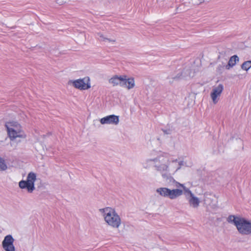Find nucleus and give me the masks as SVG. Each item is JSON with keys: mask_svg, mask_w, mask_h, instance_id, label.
Instances as JSON below:
<instances>
[{"mask_svg": "<svg viewBox=\"0 0 251 251\" xmlns=\"http://www.w3.org/2000/svg\"><path fill=\"white\" fill-rule=\"evenodd\" d=\"M149 155L150 157L142 163L143 168L149 169L153 165L155 170L164 178H168L181 168V162L171 158L167 153L153 150L150 151Z\"/></svg>", "mask_w": 251, "mask_h": 251, "instance_id": "f257e3e1", "label": "nucleus"}, {"mask_svg": "<svg viewBox=\"0 0 251 251\" xmlns=\"http://www.w3.org/2000/svg\"><path fill=\"white\" fill-rule=\"evenodd\" d=\"M8 136L11 140L17 138H25L26 135L20 124L16 122L7 123L5 125Z\"/></svg>", "mask_w": 251, "mask_h": 251, "instance_id": "f03ea898", "label": "nucleus"}, {"mask_svg": "<svg viewBox=\"0 0 251 251\" xmlns=\"http://www.w3.org/2000/svg\"><path fill=\"white\" fill-rule=\"evenodd\" d=\"M37 179V175L33 172H29L25 180L19 182V186L22 189H25L28 193H31L35 189V182Z\"/></svg>", "mask_w": 251, "mask_h": 251, "instance_id": "7ed1b4c3", "label": "nucleus"}, {"mask_svg": "<svg viewBox=\"0 0 251 251\" xmlns=\"http://www.w3.org/2000/svg\"><path fill=\"white\" fill-rule=\"evenodd\" d=\"M175 186L176 188H181L183 189V194L185 195L186 199L188 201L189 205L194 208H197L200 205L201 201L200 199L196 197L191 191L184 184H181L174 180Z\"/></svg>", "mask_w": 251, "mask_h": 251, "instance_id": "20e7f679", "label": "nucleus"}, {"mask_svg": "<svg viewBox=\"0 0 251 251\" xmlns=\"http://www.w3.org/2000/svg\"><path fill=\"white\" fill-rule=\"evenodd\" d=\"M156 192L162 197L174 200L181 196L184 191L183 189H180L179 188L170 189L166 187H160L157 188Z\"/></svg>", "mask_w": 251, "mask_h": 251, "instance_id": "39448f33", "label": "nucleus"}, {"mask_svg": "<svg viewBox=\"0 0 251 251\" xmlns=\"http://www.w3.org/2000/svg\"><path fill=\"white\" fill-rule=\"evenodd\" d=\"M98 213L104 220H121L120 216L115 208L112 207L100 208L98 210Z\"/></svg>", "mask_w": 251, "mask_h": 251, "instance_id": "423d86ee", "label": "nucleus"}, {"mask_svg": "<svg viewBox=\"0 0 251 251\" xmlns=\"http://www.w3.org/2000/svg\"><path fill=\"white\" fill-rule=\"evenodd\" d=\"M235 225L239 232L248 235L251 233V222L250 221H228Z\"/></svg>", "mask_w": 251, "mask_h": 251, "instance_id": "0eeeda50", "label": "nucleus"}, {"mask_svg": "<svg viewBox=\"0 0 251 251\" xmlns=\"http://www.w3.org/2000/svg\"><path fill=\"white\" fill-rule=\"evenodd\" d=\"M68 83V85L81 90H87L91 87L90 80L86 77L76 80H70Z\"/></svg>", "mask_w": 251, "mask_h": 251, "instance_id": "6e6552de", "label": "nucleus"}, {"mask_svg": "<svg viewBox=\"0 0 251 251\" xmlns=\"http://www.w3.org/2000/svg\"><path fill=\"white\" fill-rule=\"evenodd\" d=\"M223 90L224 85L222 84H219L212 87L210 93V98L214 104L218 103Z\"/></svg>", "mask_w": 251, "mask_h": 251, "instance_id": "1a4fd4ad", "label": "nucleus"}, {"mask_svg": "<svg viewBox=\"0 0 251 251\" xmlns=\"http://www.w3.org/2000/svg\"><path fill=\"white\" fill-rule=\"evenodd\" d=\"M13 242L14 239L11 235H8L5 237L2 245L5 251H15Z\"/></svg>", "mask_w": 251, "mask_h": 251, "instance_id": "9d476101", "label": "nucleus"}, {"mask_svg": "<svg viewBox=\"0 0 251 251\" xmlns=\"http://www.w3.org/2000/svg\"><path fill=\"white\" fill-rule=\"evenodd\" d=\"M119 122V116L115 115H111L105 116L100 120V123L102 125H117Z\"/></svg>", "mask_w": 251, "mask_h": 251, "instance_id": "9b49d317", "label": "nucleus"}, {"mask_svg": "<svg viewBox=\"0 0 251 251\" xmlns=\"http://www.w3.org/2000/svg\"><path fill=\"white\" fill-rule=\"evenodd\" d=\"M124 80H125V75H115L109 79L108 82L113 86L119 85L123 87Z\"/></svg>", "mask_w": 251, "mask_h": 251, "instance_id": "f8f14e48", "label": "nucleus"}, {"mask_svg": "<svg viewBox=\"0 0 251 251\" xmlns=\"http://www.w3.org/2000/svg\"><path fill=\"white\" fill-rule=\"evenodd\" d=\"M125 80L123 82L124 84L122 87H125L128 90H130L135 87V80L133 77L127 78V76L125 75Z\"/></svg>", "mask_w": 251, "mask_h": 251, "instance_id": "ddd939ff", "label": "nucleus"}, {"mask_svg": "<svg viewBox=\"0 0 251 251\" xmlns=\"http://www.w3.org/2000/svg\"><path fill=\"white\" fill-rule=\"evenodd\" d=\"M204 203L206 206L207 208L209 209L211 208L213 209L217 208V201H213L210 198L205 197L204 199Z\"/></svg>", "mask_w": 251, "mask_h": 251, "instance_id": "4468645a", "label": "nucleus"}, {"mask_svg": "<svg viewBox=\"0 0 251 251\" xmlns=\"http://www.w3.org/2000/svg\"><path fill=\"white\" fill-rule=\"evenodd\" d=\"M239 61V57L237 55H234L231 56L228 61V64L226 66V68L227 70L230 69V68L235 66L237 62Z\"/></svg>", "mask_w": 251, "mask_h": 251, "instance_id": "2eb2a0df", "label": "nucleus"}, {"mask_svg": "<svg viewBox=\"0 0 251 251\" xmlns=\"http://www.w3.org/2000/svg\"><path fill=\"white\" fill-rule=\"evenodd\" d=\"M97 37L98 39L101 42H112L114 43L115 40L114 39H110L107 37H106L102 33L99 32L97 34Z\"/></svg>", "mask_w": 251, "mask_h": 251, "instance_id": "dca6fc26", "label": "nucleus"}, {"mask_svg": "<svg viewBox=\"0 0 251 251\" xmlns=\"http://www.w3.org/2000/svg\"><path fill=\"white\" fill-rule=\"evenodd\" d=\"M8 168L5 160L4 158L0 157V171L3 172L6 171Z\"/></svg>", "mask_w": 251, "mask_h": 251, "instance_id": "f3484780", "label": "nucleus"}, {"mask_svg": "<svg viewBox=\"0 0 251 251\" xmlns=\"http://www.w3.org/2000/svg\"><path fill=\"white\" fill-rule=\"evenodd\" d=\"M108 225L113 227H118L121 224V221H105Z\"/></svg>", "mask_w": 251, "mask_h": 251, "instance_id": "a211bd4d", "label": "nucleus"}, {"mask_svg": "<svg viewBox=\"0 0 251 251\" xmlns=\"http://www.w3.org/2000/svg\"><path fill=\"white\" fill-rule=\"evenodd\" d=\"M251 68V61H246L241 65V68L245 71H248Z\"/></svg>", "mask_w": 251, "mask_h": 251, "instance_id": "6ab92c4d", "label": "nucleus"}, {"mask_svg": "<svg viewBox=\"0 0 251 251\" xmlns=\"http://www.w3.org/2000/svg\"><path fill=\"white\" fill-rule=\"evenodd\" d=\"M230 220H245L243 218L241 217L240 215H229L228 217V219Z\"/></svg>", "mask_w": 251, "mask_h": 251, "instance_id": "aec40b11", "label": "nucleus"}, {"mask_svg": "<svg viewBox=\"0 0 251 251\" xmlns=\"http://www.w3.org/2000/svg\"><path fill=\"white\" fill-rule=\"evenodd\" d=\"M210 0H201V1H200V3H202V2H204L205 1H209Z\"/></svg>", "mask_w": 251, "mask_h": 251, "instance_id": "412c9836", "label": "nucleus"}, {"mask_svg": "<svg viewBox=\"0 0 251 251\" xmlns=\"http://www.w3.org/2000/svg\"><path fill=\"white\" fill-rule=\"evenodd\" d=\"M181 76H179L178 77H177V78H180Z\"/></svg>", "mask_w": 251, "mask_h": 251, "instance_id": "4be33fe9", "label": "nucleus"}]
</instances>
